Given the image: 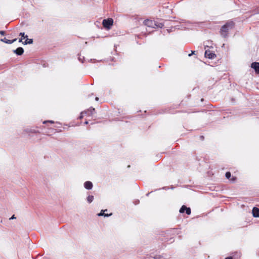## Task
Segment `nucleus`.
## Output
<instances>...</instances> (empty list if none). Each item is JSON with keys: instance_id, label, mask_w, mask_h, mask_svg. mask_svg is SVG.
<instances>
[{"instance_id": "nucleus-15", "label": "nucleus", "mask_w": 259, "mask_h": 259, "mask_svg": "<svg viewBox=\"0 0 259 259\" xmlns=\"http://www.w3.org/2000/svg\"><path fill=\"white\" fill-rule=\"evenodd\" d=\"M94 200V196L92 195H90L87 198V200L89 203H91Z\"/></svg>"}, {"instance_id": "nucleus-16", "label": "nucleus", "mask_w": 259, "mask_h": 259, "mask_svg": "<svg viewBox=\"0 0 259 259\" xmlns=\"http://www.w3.org/2000/svg\"><path fill=\"white\" fill-rule=\"evenodd\" d=\"M225 176L227 179H230V178H231V173L228 171L226 173Z\"/></svg>"}, {"instance_id": "nucleus-22", "label": "nucleus", "mask_w": 259, "mask_h": 259, "mask_svg": "<svg viewBox=\"0 0 259 259\" xmlns=\"http://www.w3.org/2000/svg\"><path fill=\"white\" fill-rule=\"evenodd\" d=\"M225 259H233V257L232 256H229L226 257Z\"/></svg>"}, {"instance_id": "nucleus-17", "label": "nucleus", "mask_w": 259, "mask_h": 259, "mask_svg": "<svg viewBox=\"0 0 259 259\" xmlns=\"http://www.w3.org/2000/svg\"><path fill=\"white\" fill-rule=\"evenodd\" d=\"M163 26H164V25L161 23H156V27L162 28Z\"/></svg>"}, {"instance_id": "nucleus-7", "label": "nucleus", "mask_w": 259, "mask_h": 259, "mask_svg": "<svg viewBox=\"0 0 259 259\" xmlns=\"http://www.w3.org/2000/svg\"><path fill=\"white\" fill-rule=\"evenodd\" d=\"M251 67L253 68L256 74H259V62H253L251 64Z\"/></svg>"}, {"instance_id": "nucleus-1", "label": "nucleus", "mask_w": 259, "mask_h": 259, "mask_svg": "<svg viewBox=\"0 0 259 259\" xmlns=\"http://www.w3.org/2000/svg\"><path fill=\"white\" fill-rule=\"evenodd\" d=\"M234 27L235 23L233 21H228L220 29V33L221 35L224 38H226L228 35L229 31L233 29Z\"/></svg>"}, {"instance_id": "nucleus-20", "label": "nucleus", "mask_w": 259, "mask_h": 259, "mask_svg": "<svg viewBox=\"0 0 259 259\" xmlns=\"http://www.w3.org/2000/svg\"><path fill=\"white\" fill-rule=\"evenodd\" d=\"M236 180V177H233L232 179H230V180L232 181V182H234Z\"/></svg>"}, {"instance_id": "nucleus-21", "label": "nucleus", "mask_w": 259, "mask_h": 259, "mask_svg": "<svg viewBox=\"0 0 259 259\" xmlns=\"http://www.w3.org/2000/svg\"><path fill=\"white\" fill-rule=\"evenodd\" d=\"M16 218L15 217V215H13L12 217L11 218H10V220H13V219H15Z\"/></svg>"}, {"instance_id": "nucleus-8", "label": "nucleus", "mask_w": 259, "mask_h": 259, "mask_svg": "<svg viewBox=\"0 0 259 259\" xmlns=\"http://www.w3.org/2000/svg\"><path fill=\"white\" fill-rule=\"evenodd\" d=\"M252 212L254 217H259V208L256 207H253Z\"/></svg>"}, {"instance_id": "nucleus-12", "label": "nucleus", "mask_w": 259, "mask_h": 259, "mask_svg": "<svg viewBox=\"0 0 259 259\" xmlns=\"http://www.w3.org/2000/svg\"><path fill=\"white\" fill-rule=\"evenodd\" d=\"M107 209L102 210L101 212L98 214L99 216H104V217H109L112 215V213L109 214L105 213V212L107 211Z\"/></svg>"}, {"instance_id": "nucleus-3", "label": "nucleus", "mask_w": 259, "mask_h": 259, "mask_svg": "<svg viewBox=\"0 0 259 259\" xmlns=\"http://www.w3.org/2000/svg\"><path fill=\"white\" fill-rule=\"evenodd\" d=\"M144 24L148 27L156 28V23L155 21L152 20L146 19L144 21Z\"/></svg>"}, {"instance_id": "nucleus-18", "label": "nucleus", "mask_w": 259, "mask_h": 259, "mask_svg": "<svg viewBox=\"0 0 259 259\" xmlns=\"http://www.w3.org/2000/svg\"><path fill=\"white\" fill-rule=\"evenodd\" d=\"M47 122H50V123H54V121H53V120H48V121H47H47H44V122H43V123H44V124H46V123H47Z\"/></svg>"}, {"instance_id": "nucleus-11", "label": "nucleus", "mask_w": 259, "mask_h": 259, "mask_svg": "<svg viewBox=\"0 0 259 259\" xmlns=\"http://www.w3.org/2000/svg\"><path fill=\"white\" fill-rule=\"evenodd\" d=\"M14 52L18 55H21L24 53V50L22 48L19 47L16 50H14Z\"/></svg>"}, {"instance_id": "nucleus-2", "label": "nucleus", "mask_w": 259, "mask_h": 259, "mask_svg": "<svg viewBox=\"0 0 259 259\" xmlns=\"http://www.w3.org/2000/svg\"><path fill=\"white\" fill-rule=\"evenodd\" d=\"M113 24V20L112 18L104 19L102 22V25L104 28L109 29Z\"/></svg>"}, {"instance_id": "nucleus-24", "label": "nucleus", "mask_w": 259, "mask_h": 259, "mask_svg": "<svg viewBox=\"0 0 259 259\" xmlns=\"http://www.w3.org/2000/svg\"><path fill=\"white\" fill-rule=\"evenodd\" d=\"M95 100H96V101H98L99 100V98L96 97Z\"/></svg>"}, {"instance_id": "nucleus-6", "label": "nucleus", "mask_w": 259, "mask_h": 259, "mask_svg": "<svg viewBox=\"0 0 259 259\" xmlns=\"http://www.w3.org/2000/svg\"><path fill=\"white\" fill-rule=\"evenodd\" d=\"M180 213H184L186 211V213L188 215H190L191 214V208L190 207H187L186 206L183 205L179 210Z\"/></svg>"}, {"instance_id": "nucleus-5", "label": "nucleus", "mask_w": 259, "mask_h": 259, "mask_svg": "<svg viewBox=\"0 0 259 259\" xmlns=\"http://www.w3.org/2000/svg\"><path fill=\"white\" fill-rule=\"evenodd\" d=\"M95 111V108H91L90 109H89L87 111L82 112L80 114V116H79V118L80 119L82 118L84 114H87V115H93V112H94Z\"/></svg>"}, {"instance_id": "nucleus-23", "label": "nucleus", "mask_w": 259, "mask_h": 259, "mask_svg": "<svg viewBox=\"0 0 259 259\" xmlns=\"http://www.w3.org/2000/svg\"><path fill=\"white\" fill-rule=\"evenodd\" d=\"M194 53V51H192V53L191 54H189V56H191L192 54H193Z\"/></svg>"}, {"instance_id": "nucleus-10", "label": "nucleus", "mask_w": 259, "mask_h": 259, "mask_svg": "<svg viewBox=\"0 0 259 259\" xmlns=\"http://www.w3.org/2000/svg\"><path fill=\"white\" fill-rule=\"evenodd\" d=\"M84 186L85 189L90 190L93 188V184L90 181H87L84 183Z\"/></svg>"}, {"instance_id": "nucleus-14", "label": "nucleus", "mask_w": 259, "mask_h": 259, "mask_svg": "<svg viewBox=\"0 0 259 259\" xmlns=\"http://www.w3.org/2000/svg\"><path fill=\"white\" fill-rule=\"evenodd\" d=\"M33 42L32 39H28L27 38L26 40L24 42V44H31Z\"/></svg>"}, {"instance_id": "nucleus-25", "label": "nucleus", "mask_w": 259, "mask_h": 259, "mask_svg": "<svg viewBox=\"0 0 259 259\" xmlns=\"http://www.w3.org/2000/svg\"><path fill=\"white\" fill-rule=\"evenodd\" d=\"M85 124H88V122L87 121H86L85 122Z\"/></svg>"}, {"instance_id": "nucleus-13", "label": "nucleus", "mask_w": 259, "mask_h": 259, "mask_svg": "<svg viewBox=\"0 0 259 259\" xmlns=\"http://www.w3.org/2000/svg\"><path fill=\"white\" fill-rule=\"evenodd\" d=\"M20 36H21V38L19 39V42H22V37L24 38H27V35L25 36V34L24 32H21L19 34Z\"/></svg>"}, {"instance_id": "nucleus-4", "label": "nucleus", "mask_w": 259, "mask_h": 259, "mask_svg": "<svg viewBox=\"0 0 259 259\" xmlns=\"http://www.w3.org/2000/svg\"><path fill=\"white\" fill-rule=\"evenodd\" d=\"M205 56L209 59H214L216 57V55L211 51L207 50L205 52Z\"/></svg>"}, {"instance_id": "nucleus-19", "label": "nucleus", "mask_w": 259, "mask_h": 259, "mask_svg": "<svg viewBox=\"0 0 259 259\" xmlns=\"http://www.w3.org/2000/svg\"><path fill=\"white\" fill-rule=\"evenodd\" d=\"M0 34L2 35H4L5 34V32L4 31L1 30L0 31Z\"/></svg>"}, {"instance_id": "nucleus-9", "label": "nucleus", "mask_w": 259, "mask_h": 259, "mask_svg": "<svg viewBox=\"0 0 259 259\" xmlns=\"http://www.w3.org/2000/svg\"><path fill=\"white\" fill-rule=\"evenodd\" d=\"M16 40H17V38H15L13 40H9V39H7L5 37L4 38L1 39V41L4 42L8 44H11L13 43L14 42L16 41Z\"/></svg>"}]
</instances>
